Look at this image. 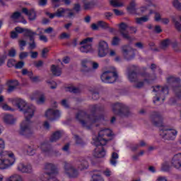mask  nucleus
Returning a JSON list of instances; mask_svg holds the SVG:
<instances>
[{
    "label": "nucleus",
    "instance_id": "nucleus-1",
    "mask_svg": "<svg viewBox=\"0 0 181 181\" xmlns=\"http://www.w3.org/2000/svg\"><path fill=\"white\" fill-rule=\"evenodd\" d=\"M9 101L15 104L18 110L24 114L25 119L20 124L19 135L23 136L32 134V122L30 119L33 118L35 111H36L35 105H28L25 100L19 98L10 99Z\"/></svg>",
    "mask_w": 181,
    "mask_h": 181
},
{
    "label": "nucleus",
    "instance_id": "nucleus-2",
    "mask_svg": "<svg viewBox=\"0 0 181 181\" xmlns=\"http://www.w3.org/2000/svg\"><path fill=\"white\" fill-rule=\"evenodd\" d=\"M5 140L0 138V170L12 168L16 163V157L12 151H4Z\"/></svg>",
    "mask_w": 181,
    "mask_h": 181
},
{
    "label": "nucleus",
    "instance_id": "nucleus-3",
    "mask_svg": "<svg viewBox=\"0 0 181 181\" xmlns=\"http://www.w3.org/2000/svg\"><path fill=\"white\" fill-rule=\"evenodd\" d=\"M112 139V130L104 129L99 132L98 137L93 138V145H105L108 141Z\"/></svg>",
    "mask_w": 181,
    "mask_h": 181
},
{
    "label": "nucleus",
    "instance_id": "nucleus-4",
    "mask_svg": "<svg viewBox=\"0 0 181 181\" xmlns=\"http://www.w3.org/2000/svg\"><path fill=\"white\" fill-rule=\"evenodd\" d=\"M76 119L81 124L82 126L86 128H90V125H93L95 122L94 115H88L84 111H79L76 114Z\"/></svg>",
    "mask_w": 181,
    "mask_h": 181
},
{
    "label": "nucleus",
    "instance_id": "nucleus-5",
    "mask_svg": "<svg viewBox=\"0 0 181 181\" xmlns=\"http://www.w3.org/2000/svg\"><path fill=\"white\" fill-rule=\"evenodd\" d=\"M128 78L132 83H135L136 88H142L146 83V78L142 74H137L135 72H131L128 75Z\"/></svg>",
    "mask_w": 181,
    "mask_h": 181
},
{
    "label": "nucleus",
    "instance_id": "nucleus-6",
    "mask_svg": "<svg viewBox=\"0 0 181 181\" xmlns=\"http://www.w3.org/2000/svg\"><path fill=\"white\" fill-rule=\"evenodd\" d=\"M160 135L164 139L168 141H173L177 135V131L168 127H162L160 128Z\"/></svg>",
    "mask_w": 181,
    "mask_h": 181
},
{
    "label": "nucleus",
    "instance_id": "nucleus-7",
    "mask_svg": "<svg viewBox=\"0 0 181 181\" xmlns=\"http://www.w3.org/2000/svg\"><path fill=\"white\" fill-rule=\"evenodd\" d=\"M79 51L81 53H91L94 52L93 49V37H86L82 40L80 42Z\"/></svg>",
    "mask_w": 181,
    "mask_h": 181
},
{
    "label": "nucleus",
    "instance_id": "nucleus-8",
    "mask_svg": "<svg viewBox=\"0 0 181 181\" xmlns=\"http://www.w3.org/2000/svg\"><path fill=\"white\" fill-rule=\"evenodd\" d=\"M153 91L154 93H157L156 97H154L153 103H156V101H159L160 98L165 101V95H168L169 94V89L168 87H160L157 86L153 88Z\"/></svg>",
    "mask_w": 181,
    "mask_h": 181
},
{
    "label": "nucleus",
    "instance_id": "nucleus-9",
    "mask_svg": "<svg viewBox=\"0 0 181 181\" xmlns=\"http://www.w3.org/2000/svg\"><path fill=\"white\" fill-rule=\"evenodd\" d=\"M97 53L98 57H105L110 53L108 43L104 40H100L98 45Z\"/></svg>",
    "mask_w": 181,
    "mask_h": 181
},
{
    "label": "nucleus",
    "instance_id": "nucleus-10",
    "mask_svg": "<svg viewBox=\"0 0 181 181\" xmlns=\"http://www.w3.org/2000/svg\"><path fill=\"white\" fill-rule=\"evenodd\" d=\"M100 78L103 83H105L107 84H112V78H114V68L107 69L104 71L102 74Z\"/></svg>",
    "mask_w": 181,
    "mask_h": 181
},
{
    "label": "nucleus",
    "instance_id": "nucleus-11",
    "mask_svg": "<svg viewBox=\"0 0 181 181\" xmlns=\"http://www.w3.org/2000/svg\"><path fill=\"white\" fill-rule=\"evenodd\" d=\"M65 173L69 177H77L78 171L69 163H64Z\"/></svg>",
    "mask_w": 181,
    "mask_h": 181
},
{
    "label": "nucleus",
    "instance_id": "nucleus-12",
    "mask_svg": "<svg viewBox=\"0 0 181 181\" xmlns=\"http://www.w3.org/2000/svg\"><path fill=\"white\" fill-rule=\"evenodd\" d=\"M45 13L51 19H53L54 16H57V18H63L67 16V8H59L57 10V11L54 13H50L49 12H46Z\"/></svg>",
    "mask_w": 181,
    "mask_h": 181
},
{
    "label": "nucleus",
    "instance_id": "nucleus-13",
    "mask_svg": "<svg viewBox=\"0 0 181 181\" xmlns=\"http://www.w3.org/2000/svg\"><path fill=\"white\" fill-rule=\"evenodd\" d=\"M60 115L61 113L59 110H54L53 109H49L45 112V117L47 119H49V121H53L54 119H56V118H59Z\"/></svg>",
    "mask_w": 181,
    "mask_h": 181
},
{
    "label": "nucleus",
    "instance_id": "nucleus-14",
    "mask_svg": "<svg viewBox=\"0 0 181 181\" xmlns=\"http://www.w3.org/2000/svg\"><path fill=\"white\" fill-rule=\"evenodd\" d=\"M171 166L175 169H180L181 168V153H177L173 156L170 161Z\"/></svg>",
    "mask_w": 181,
    "mask_h": 181
},
{
    "label": "nucleus",
    "instance_id": "nucleus-15",
    "mask_svg": "<svg viewBox=\"0 0 181 181\" xmlns=\"http://www.w3.org/2000/svg\"><path fill=\"white\" fill-rule=\"evenodd\" d=\"M16 169L18 172H20L21 173H30V172H32V165L19 163L17 164Z\"/></svg>",
    "mask_w": 181,
    "mask_h": 181
},
{
    "label": "nucleus",
    "instance_id": "nucleus-16",
    "mask_svg": "<svg viewBox=\"0 0 181 181\" xmlns=\"http://www.w3.org/2000/svg\"><path fill=\"white\" fill-rule=\"evenodd\" d=\"M97 146L95 148V151L93 153V156L95 158H104L105 156V150L104 149V145H95Z\"/></svg>",
    "mask_w": 181,
    "mask_h": 181
},
{
    "label": "nucleus",
    "instance_id": "nucleus-17",
    "mask_svg": "<svg viewBox=\"0 0 181 181\" xmlns=\"http://www.w3.org/2000/svg\"><path fill=\"white\" fill-rule=\"evenodd\" d=\"M44 170L48 175H53L57 173V167L53 163H47L44 166Z\"/></svg>",
    "mask_w": 181,
    "mask_h": 181
},
{
    "label": "nucleus",
    "instance_id": "nucleus-18",
    "mask_svg": "<svg viewBox=\"0 0 181 181\" xmlns=\"http://www.w3.org/2000/svg\"><path fill=\"white\" fill-rule=\"evenodd\" d=\"M16 32L18 33H23V32L25 33L26 36H28V37H32V36H36L37 35V33L32 31V30L29 29H25L22 28L21 27H16L15 28Z\"/></svg>",
    "mask_w": 181,
    "mask_h": 181
},
{
    "label": "nucleus",
    "instance_id": "nucleus-19",
    "mask_svg": "<svg viewBox=\"0 0 181 181\" xmlns=\"http://www.w3.org/2000/svg\"><path fill=\"white\" fill-rule=\"evenodd\" d=\"M119 28H120V32L124 39H127V40H129V42H131L132 40H134V38L131 37L129 36V34H128V33L127 31H125V29H127V28H128L127 24L122 23L119 25Z\"/></svg>",
    "mask_w": 181,
    "mask_h": 181
},
{
    "label": "nucleus",
    "instance_id": "nucleus-20",
    "mask_svg": "<svg viewBox=\"0 0 181 181\" xmlns=\"http://www.w3.org/2000/svg\"><path fill=\"white\" fill-rule=\"evenodd\" d=\"M23 13H25L27 16H28V19L30 21H35L36 19V11L33 9L28 10L26 8H22Z\"/></svg>",
    "mask_w": 181,
    "mask_h": 181
},
{
    "label": "nucleus",
    "instance_id": "nucleus-21",
    "mask_svg": "<svg viewBox=\"0 0 181 181\" xmlns=\"http://www.w3.org/2000/svg\"><path fill=\"white\" fill-rule=\"evenodd\" d=\"M6 85L8 86L7 91L12 93L19 86V82L17 80H10L6 82Z\"/></svg>",
    "mask_w": 181,
    "mask_h": 181
},
{
    "label": "nucleus",
    "instance_id": "nucleus-22",
    "mask_svg": "<svg viewBox=\"0 0 181 181\" xmlns=\"http://www.w3.org/2000/svg\"><path fill=\"white\" fill-rule=\"evenodd\" d=\"M3 121L7 125H13L16 122V119L11 115H4L3 117Z\"/></svg>",
    "mask_w": 181,
    "mask_h": 181
},
{
    "label": "nucleus",
    "instance_id": "nucleus-23",
    "mask_svg": "<svg viewBox=\"0 0 181 181\" xmlns=\"http://www.w3.org/2000/svg\"><path fill=\"white\" fill-rule=\"evenodd\" d=\"M152 122L156 127H160L162 125V119L159 115H154L151 117Z\"/></svg>",
    "mask_w": 181,
    "mask_h": 181
},
{
    "label": "nucleus",
    "instance_id": "nucleus-24",
    "mask_svg": "<svg viewBox=\"0 0 181 181\" xmlns=\"http://www.w3.org/2000/svg\"><path fill=\"white\" fill-rule=\"evenodd\" d=\"M51 71L54 76H59L62 75V69L55 65L51 66Z\"/></svg>",
    "mask_w": 181,
    "mask_h": 181
},
{
    "label": "nucleus",
    "instance_id": "nucleus-25",
    "mask_svg": "<svg viewBox=\"0 0 181 181\" xmlns=\"http://www.w3.org/2000/svg\"><path fill=\"white\" fill-rule=\"evenodd\" d=\"M8 181H25V180H23V177H22V175L13 174L9 177Z\"/></svg>",
    "mask_w": 181,
    "mask_h": 181
},
{
    "label": "nucleus",
    "instance_id": "nucleus-26",
    "mask_svg": "<svg viewBox=\"0 0 181 181\" xmlns=\"http://www.w3.org/2000/svg\"><path fill=\"white\" fill-rule=\"evenodd\" d=\"M62 138V132H54L51 138H50V141L51 142H56V141H59Z\"/></svg>",
    "mask_w": 181,
    "mask_h": 181
},
{
    "label": "nucleus",
    "instance_id": "nucleus-27",
    "mask_svg": "<svg viewBox=\"0 0 181 181\" xmlns=\"http://www.w3.org/2000/svg\"><path fill=\"white\" fill-rule=\"evenodd\" d=\"M24 149H27L25 152L27 153V155H29L30 156H33L35 153H36V150L32 147V146L25 145V148Z\"/></svg>",
    "mask_w": 181,
    "mask_h": 181
},
{
    "label": "nucleus",
    "instance_id": "nucleus-28",
    "mask_svg": "<svg viewBox=\"0 0 181 181\" xmlns=\"http://www.w3.org/2000/svg\"><path fill=\"white\" fill-rule=\"evenodd\" d=\"M89 64H90V62H88V61L87 60L82 61V71H83L84 73H87L90 71L91 69L88 67Z\"/></svg>",
    "mask_w": 181,
    "mask_h": 181
},
{
    "label": "nucleus",
    "instance_id": "nucleus-29",
    "mask_svg": "<svg viewBox=\"0 0 181 181\" xmlns=\"http://www.w3.org/2000/svg\"><path fill=\"white\" fill-rule=\"evenodd\" d=\"M38 179L40 181H49V179H52V177H50V174L45 172L39 175Z\"/></svg>",
    "mask_w": 181,
    "mask_h": 181
},
{
    "label": "nucleus",
    "instance_id": "nucleus-30",
    "mask_svg": "<svg viewBox=\"0 0 181 181\" xmlns=\"http://www.w3.org/2000/svg\"><path fill=\"white\" fill-rule=\"evenodd\" d=\"M28 77L31 83H39L40 78L38 76H33V72L28 73Z\"/></svg>",
    "mask_w": 181,
    "mask_h": 181
},
{
    "label": "nucleus",
    "instance_id": "nucleus-31",
    "mask_svg": "<svg viewBox=\"0 0 181 181\" xmlns=\"http://www.w3.org/2000/svg\"><path fill=\"white\" fill-rule=\"evenodd\" d=\"M148 21H149V15L144 16L141 18H136V23H137L138 25H141V23H144V22H148Z\"/></svg>",
    "mask_w": 181,
    "mask_h": 181
},
{
    "label": "nucleus",
    "instance_id": "nucleus-32",
    "mask_svg": "<svg viewBox=\"0 0 181 181\" xmlns=\"http://www.w3.org/2000/svg\"><path fill=\"white\" fill-rule=\"evenodd\" d=\"M148 10V12H149V15H152V13H153V11H152V9H151V6H141L140 8V12L141 13H145Z\"/></svg>",
    "mask_w": 181,
    "mask_h": 181
},
{
    "label": "nucleus",
    "instance_id": "nucleus-33",
    "mask_svg": "<svg viewBox=\"0 0 181 181\" xmlns=\"http://www.w3.org/2000/svg\"><path fill=\"white\" fill-rule=\"evenodd\" d=\"M132 53H134V50L131 49L129 47H124L123 48V54L124 56L129 54V56H132Z\"/></svg>",
    "mask_w": 181,
    "mask_h": 181
},
{
    "label": "nucleus",
    "instance_id": "nucleus-34",
    "mask_svg": "<svg viewBox=\"0 0 181 181\" xmlns=\"http://www.w3.org/2000/svg\"><path fill=\"white\" fill-rule=\"evenodd\" d=\"M169 169H170V163H169L168 161L164 162L162 164L161 170H163V172H168Z\"/></svg>",
    "mask_w": 181,
    "mask_h": 181
},
{
    "label": "nucleus",
    "instance_id": "nucleus-35",
    "mask_svg": "<svg viewBox=\"0 0 181 181\" xmlns=\"http://www.w3.org/2000/svg\"><path fill=\"white\" fill-rule=\"evenodd\" d=\"M170 45H172V41H170V40L167 39L163 40L161 42V47L162 49H166L168 47H169V46H170Z\"/></svg>",
    "mask_w": 181,
    "mask_h": 181
},
{
    "label": "nucleus",
    "instance_id": "nucleus-36",
    "mask_svg": "<svg viewBox=\"0 0 181 181\" xmlns=\"http://www.w3.org/2000/svg\"><path fill=\"white\" fill-rule=\"evenodd\" d=\"M78 169H80V170L88 169V162H87V160L82 161L78 166Z\"/></svg>",
    "mask_w": 181,
    "mask_h": 181
},
{
    "label": "nucleus",
    "instance_id": "nucleus-37",
    "mask_svg": "<svg viewBox=\"0 0 181 181\" xmlns=\"http://www.w3.org/2000/svg\"><path fill=\"white\" fill-rule=\"evenodd\" d=\"M83 8L84 9H91L93 8V3L90 0H85L83 1Z\"/></svg>",
    "mask_w": 181,
    "mask_h": 181
},
{
    "label": "nucleus",
    "instance_id": "nucleus-38",
    "mask_svg": "<svg viewBox=\"0 0 181 181\" xmlns=\"http://www.w3.org/2000/svg\"><path fill=\"white\" fill-rule=\"evenodd\" d=\"M99 28H102V29H108L110 28V25L107 23L105 21H98Z\"/></svg>",
    "mask_w": 181,
    "mask_h": 181
},
{
    "label": "nucleus",
    "instance_id": "nucleus-39",
    "mask_svg": "<svg viewBox=\"0 0 181 181\" xmlns=\"http://www.w3.org/2000/svg\"><path fill=\"white\" fill-rule=\"evenodd\" d=\"M21 18V13L20 12H15L13 13L11 16V18L12 19V21H13L14 22H16V21H18V18Z\"/></svg>",
    "mask_w": 181,
    "mask_h": 181
},
{
    "label": "nucleus",
    "instance_id": "nucleus-40",
    "mask_svg": "<svg viewBox=\"0 0 181 181\" xmlns=\"http://www.w3.org/2000/svg\"><path fill=\"white\" fill-rule=\"evenodd\" d=\"M35 36L30 37V40L32 42L29 43L30 49L33 50V49H36V43L35 42V39L33 38Z\"/></svg>",
    "mask_w": 181,
    "mask_h": 181
},
{
    "label": "nucleus",
    "instance_id": "nucleus-41",
    "mask_svg": "<svg viewBox=\"0 0 181 181\" xmlns=\"http://www.w3.org/2000/svg\"><path fill=\"white\" fill-rule=\"evenodd\" d=\"M66 91H70L71 93H79L80 89L74 86H69L66 88Z\"/></svg>",
    "mask_w": 181,
    "mask_h": 181
},
{
    "label": "nucleus",
    "instance_id": "nucleus-42",
    "mask_svg": "<svg viewBox=\"0 0 181 181\" xmlns=\"http://www.w3.org/2000/svg\"><path fill=\"white\" fill-rule=\"evenodd\" d=\"M47 83L49 87L52 88V90H54L55 88H57V83H56L55 81H47Z\"/></svg>",
    "mask_w": 181,
    "mask_h": 181
},
{
    "label": "nucleus",
    "instance_id": "nucleus-43",
    "mask_svg": "<svg viewBox=\"0 0 181 181\" xmlns=\"http://www.w3.org/2000/svg\"><path fill=\"white\" fill-rule=\"evenodd\" d=\"M173 5L174 8H176L178 11H181V4L179 2V0H173Z\"/></svg>",
    "mask_w": 181,
    "mask_h": 181
},
{
    "label": "nucleus",
    "instance_id": "nucleus-44",
    "mask_svg": "<svg viewBox=\"0 0 181 181\" xmlns=\"http://www.w3.org/2000/svg\"><path fill=\"white\" fill-rule=\"evenodd\" d=\"M90 181H104V180L103 179V177H101V175L94 174L92 176V180Z\"/></svg>",
    "mask_w": 181,
    "mask_h": 181
},
{
    "label": "nucleus",
    "instance_id": "nucleus-45",
    "mask_svg": "<svg viewBox=\"0 0 181 181\" xmlns=\"http://www.w3.org/2000/svg\"><path fill=\"white\" fill-rule=\"evenodd\" d=\"M124 3L121 0H114V7L115 8H119L120 6H123Z\"/></svg>",
    "mask_w": 181,
    "mask_h": 181
},
{
    "label": "nucleus",
    "instance_id": "nucleus-46",
    "mask_svg": "<svg viewBox=\"0 0 181 181\" xmlns=\"http://www.w3.org/2000/svg\"><path fill=\"white\" fill-rule=\"evenodd\" d=\"M136 6V4H135V1H132L129 6L127 7V10L129 12H131L132 11L135 10V7Z\"/></svg>",
    "mask_w": 181,
    "mask_h": 181
},
{
    "label": "nucleus",
    "instance_id": "nucleus-47",
    "mask_svg": "<svg viewBox=\"0 0 181 181\" xmlns=\"http://www.w3.org/2000/svg\"><path fill=\"white\" fill-rule=\"evenodd\" d=\"M174 91L179 98L181 97V86H178L174 88Z\"/></svg>",
    "mask_w": 181,
    "mask_h": 181
},
{
    "label": "nucleus",
    "instance_id": "nucleus-48",
    "mask_svg": "<svg viewBox=\"0 0 181 181\" xmlns=\"http://www.w3.org/2000/svg\"><path fill=\"white\" fill-rule=\"evenodd\" d=\"M37 97H39V92H34L30 95V100H31V101H34V100H36Z\"/></svg>",
    "mask_w": 181,
    "mask_h": 181
},
{
    "label": "nucleus",
    "instance_id": "nucleus-49",
    "mask_svg": "<svg viewBox=\"0 0 181 181\" xmlns=\"http://www.w3.org/2000/svg\"><path fill=\"white\" fill-rule=\"evenodd\" d=\"M49 53L48 48H44L42 51L41 56L43 59H46L47 57V54Z\"/></svg>",
    "mask_w": 181,
    "mask_h": 181
},
{
    "label": "nucleus",
    "instance_id": "nucleus-50",
    "mask_svg": "<svg viewBox=\"0 0 181 181\" xmlns=\"http://www.w3.org/2000/svg\"><path fill=\"white\" fill-rule=\"evenodd\" d=\"M28 56H29V52H22L19 54V59L22 60L23 59H26V57H28Z\"/></svg>",
    "mask_w": 181,
    "mask_h": 181
},
{
    "label": "nucleus",
    "instance_id": "nucleus-51",
    "mask_svg": "<svg viewBox=\"0 0 181 181\" xmlns=\"http://www.w3.org/2000/svg\"><path fill=\"white\" fill-rule=\"evenodd\" d=\"M8 56L10 57H15V56H16V49H15V48H11L8 51Z\"/></svg>",
    "mask_w": 181,
    "mask_h": 181
},
{
    "label": "nucleus",
    "instance_id": "nucleus-52",
    "mask_svg": "<svg viewBox=\"0 0 181 181\" xmlns=\"http://www.w3.org/2000/svg\"><path fill=\"white\" fill-rule=\"evenodd\" d=\"M45 101H46V98L42 95L37 100V104H44Z\"/></svg>",
    "mask_w": 181,
    "mask_h": 181
},
{
    "label": "nucleus",
    "instance_id": "nucleus-53",
    "mask_svg": "<svg viewBox=\"0 0 181 181\" xmlns=\"http://www.w3.org/2000/svg\"><path fill=\"white\" fill-rule=\"evenodd\" d=\"M16 62H15V59H13L8 60L7 62L8 67H13V66H16Z\"/></svg>",
    "mask_w": 181,
    "mask_h": 181
},
{
    "label": "nucleus",
    "instance_id": "nucleus-54",
    "mask_svg": "<svg viewBox=\"0 0 181 181\" xmlns=\"http://www.w3.org/2000/svg\"><path fill=\"white\" fill-rule=\"evenodd\" d=\"M1 107L4 111H11L12 110V108H11V107H9L6 103H4Z\"/></svg>",
    "mask_w": 181,
    "mask_h": 181
},
{
    "label": "nucleus",
    "instance_id": "nucleus-55",
    "mask_svg": "<svg viewBox=\"0 0 181 181\" xmlns=\"http://www.w3.org/2000/svg\"><path fill=\"white\" fill-rule=\"evenodd\" d=\"M26 46V41L25 40H20L19 41V47H20V50H23Z\"/></svg>",
    "mask_w": 181,
    "mask_h": 181
},
{
    "label": "nucleus",
    "instance_id": "nucleus-56",
    "mask_svg": "<svg viewBox=\"0 0 181 181\" xmlns=\"http://www.w3.org/2000/svg\"><path fill=\"white\" fill-rule=\"evenodd\" d=\"M154 19H155L156 22H159V21H162V17L160 16V13L156 12Z\"/></svg>",
    "mask_w": 181,
    "mask_h": 181
},
{
    "label": "nucleus",
    "instance_id": "nucleus-57",
    "mask_svg": "<svg viewBox=\"0 0 181 181\" xmlns=\"http://www.w3.org/2000/svg\"><path fill=\"white\" fill-rule=\"evenodd\" d=\"M40 148H41L42 151H43V152H47V151H49V149H48L49 145H47L45 143L42 144Z\"/></svg>",
    "mask_w": 181,
    "mask_h": 181
},
{
    "label": "nucleus",
    "instance_id": "nucleus-58",
    "mask_svg": "<svg viewBox=\"0 0 181 181\" xmlns=\"http://www.w3.org/2000/svg\"><path fill=\"white\" fill-rule=\"evenodd\" d=\"M104 16L105 19H107L108 21H110V19H112L113 14L112 13H110V12H106L104 13Z\"/></svg>",
    "mask_w": 181,
    "mask_h": 181
},
{
    "label": "nucleus",
    "instance_id": "nucleus-59",
    "mask_svg": "<svg viewBox=\"0 0 181 181\" xmlns=\"http://www.w3.org/2000/svg\"><path fill=\"white\" fill-rule=\"evenodd\" d=\"M68 18H73L74 16V11L67 8L66 16Z\"/></svg>",
    "mask_w": 181,
    "mask_h": 181
},
{
    "label": "nucleus",
    "instance_id": "nucleus-60",
    "mask_svg": "<svg viewBox=\"0 0 181 181\" xmlns=\"http://www.w3.org/2000/svg\"><path fill=\"white\" fill-rule=\"evenodd\" d=\"M92 30H98L100 29V25H98V22L97 23H93L90 25Z\"/></svg>",
    "mask_w": 181,
    "mask_h": 181
},
{
    "label": "nucleus",
    "instance_id": "nucleus-61",
    "mask_svg": "<svg viewBox=\"0 0 181 181\" xmlns=\"http://www.w3.org/2000/svg\"><path fill=\"white\" fill-rule=\"evenodd\" d=\"M60 39H69V37H70V34L67 33H62L60 36H59Z\"/></svg>",
    "mask_w": 181,
    "mask_h": 181
},
{
    "label": "nucleus",
    "instance_id": "nucleus-62",
    "mask_svg": "<svg viewBox=\"0 0 181 181\" xmlns=\"http://www.w3.org/2000/svg\"><path fill=\"white\" fill-rule=\"evenodd\" d=\"M25 66V62H19L16 64V69H22Z\"/></svg>",
    "mask_w": 181,
    "mask_h": 181
},
{
    "label": "nucleus",
    "instance_id": "nucleus-63",
    "mask_svg": "<svg viewBox=\"0 0 181 181\" xmlns=\"http://www.w3.org/2000/svg\"><path fill=\"white\" fill-rule=\"evenodd\" d=\"M173 22L175 23L176 29L178 30H181V24H180V23H179L178 21H176L175 20H173Z\"/></svg>",
    "mask_w": 181,
    "mask_h": 181
},
{
    "label": "nucleus",
    "instance_id": "nucleus-64",
    "mask_svg": "<svg viewBox=\"0 0 181 181\" xmlns=\"http://www.w3.org/2000/svg\"><path fill=\"white\" fill-rule=\"evenodd\" d=\"M156 181H168V179L166 178V177L159 176L157 177Z\"/></svg>",
    "mask_w": 181,
    "mask_h": 181
}]
</instances>
